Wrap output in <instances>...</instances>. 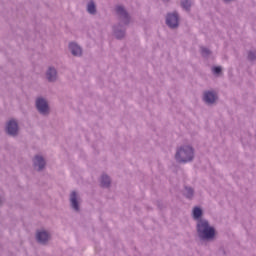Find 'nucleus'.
<instances>
[{
    "label": "nucleus",
    "mask_w": 256,
    "mask_h": 256,
    "mask_svg": "<svg viewBox=\"0 0 256 256\" xmlns=\"http://www.w3.org/2000/svg\"><path fill=\"white\" fill-rule=\"evenodd\" d=\"M197 231L201 239H213L215 237V228L210 227L209 222L200 220L197 224Z\"/></svg>",
    "instance_id": "obj_1"
},
{
    "label": "nucleus",
    "mask_w": 256,
    "mask_h": 256,
    "mask_svg": "<svg viewBox=\"0 0 256 256\" xmlns=\"http://www.w3.org/2000/svg\"><path fill=\"white\" fill-rule=\"evenodd\" d=\"M176 159L179 163H189V161H193V148L190 146L180 148L176 153Z\"/></svg>",
    "instance_id": "obj_2"
},
{
    "label": "nucleus",
    "mask_w": 256,
    "mask_h": 256,
    "mask_svg": "<svg viewBox=\"0 0 256 256\" xmlns=\"http://www.w3.org/2000/svg\"><path fill=\"white\" fill-rule=\"evenodd\" d=\"M36 107L39 113H42V115H47V113H49V105L47 104V101L43 98H38L36 100Z\"/></svg>",
    "instance_id": "obj_3"
},
{
    "label": "nucleus",
    "mask_w": 256,
    "mask_h": 256,
    "mask_svg": "<svg viewBox=\"0 0 256 256\" xmlns=\"http://www.w3.org/2000/svg\"><path fill=\"white\" fill-rule=\"evenodd\" d=\"M166 24L171 29H175V27L179 26V15L177 13L168 14L166 18Z\"/></svg>",
    "instance_id": "obj_4"
},
{
    "label": "nucleus",
    "mask_w": 256,
    "mask_h": 256,
    "mask_svg": "<svg viewBox=\"0 0 256 256\" xmlns=\"http://www.w3.org/2000/svg\"><path fill=\"white\" fill-rule=\"evenodd\" d=\"M6 131H7L8 135H12V136L17 135V133L19 131V126H18L17 122L15 120H10L7 123Z\"/></svg>",
    "instance_id": "obj_5"
},
{
    "label": "nucleus",
    "mask_w": 256,
    "mask_h": 256,
    "mask_svg": "<svg viewBox=\"0 0 256 256\" xmlns=\"http://www.w3.org/2000/svg\"><path fill=\"white\" fill-rule=\"evenodd\" d=\"M204 101L205 103H208V105L215 103V101H217V94L211 91L205 92Z\"/></svg>",
    "instance_id": "obj_6"
},
{
    "label": "nucleus",
    "mask_w": 256,
    "mask_h": 256,
    "mask_svg": "<svg viewBox=\"0 0 256 256\" xmlns=\"http://www.w3.org/2000/svg\"><path fill=\"white\" fill-rule=\"evenodd\" d=\"M36 239L38 243H42L43 245H45V243L49 241L50 236H49V233L45 231H40V232H37Z\"/></svg>",
    "instance_id": "obj_7"
},
{
    "label": "nucleus",
    "mask_w": 256,
    "mask_h": 256,
    "mask_svg": "<svg viewBox=\"0 0 256 256\" xmlns=\"http://www.w3.org/2000/svg\"><path fill=\"white\" fill-rule=\"evenodd\" d=\"M69 49H70L72 55H74L76 57H79V55H81L83 53V51L81 50V47H79V45H77L76 43H70Z\"/></svg>",
    "instance_id": "obj_8"
},
{
    "label": "nucleus",
    "mask_w": 256,
    "mask_h": 256,
    "mask_svg": "<svg viewBox=\"0 0 256 256\" xmlns=\"http://www.w3.org/2000/svg\"><path fill=\"white\" fill-rule=\"evenodd\" d=\"M34 166L39 167L38 171H41V169H43V167H45V160L43 159V157L36 156L34 158Z\"/></svg>",
    "instance_id": "obj_9"
},
{
    "label": "nucleus",
    "mask_w": 256,
    "mask_h": 256,
    "mask_svg": "<svg viewBox=\"0 0 256 256\" xmlns=\"http://www.w3.org/2000/svg\"><path fill=\"white\" fill-rule=\"evenodd\" d=\"M71 206L75 211H79V203L77 202V193L72 192L70 195Z\"/></svg>",
    "instance_id": "obj_10"
},
{
    "label": "nucleus",
    "mask_w": 256,
    "mask_h": 256,
    "mask_svg": "<svg viewBox=\"0 0 256 256\" xmlns=\"http://www.w3.org/2000/svg\"><path fill=\"white\" fill-rule=\"evenodd\" d=\"M46 75L48 81H55V79H57V70H55L54 68H49Z\"/></svg>",
    "instance_id": "obj_11"
},
{
    "label": "nucleus",
    "mask_w": 256,
    "mask_h": 256,
    "mask_svg": "<svg viewBox=\"0 0 256 256\" xmlns=\"http://www.w3.org/2000/svg\"><path fill=\"white\" fill-rule=\"evenodd\" d=\"M116 12L118 15H120V17H122V19H129V14H127V11H125V8L122 6L116 7Z\"/></svg>",
    "instance_id": "obj_12"
},
{
    "label": "nucleus",
    "mask_w": 256,
    "mask_h": 256,
    "mask_svg": "<svg viewBox=\"0 0 256 256\" xmlns=\"http://www.w3.org/2000/svg\"><path fill=\"white\" fill-rule=\"evenodd\" d=\"M101 185L103 187H109V185H111V179H109V176L103 175L101 177Z\"/></svg>",
    "instance_id": "obj_13"
},
{
    "label": "nucleus",
    "mask_w": 256,
    "mask_h": 256,
    "mask_svg": "<svg viewBox=\"0 0 256 256\" xmlns=\"http://www.w3.org/2000/svg\"><path fill=\"white\" fill-rule=\"evenodd\" d=\"M203 215V211L199 207H195L193 209V217L194 219H199Z\"/></svg>",
    "instance_id": "obj_14"
},
{
    "label": "nucleus",
    "mask_w": 256,
    "mask_h": 256,
    "mask_svg": "<svg viewBox=\"0 0 256 256\" xmlns=\"http://www.w3.org/2000/svg\"><path fill=\"white\" fill-rule=\"evenodd\" d=\"M87 11H88V13H90L91 15H94V13L97 11V9L95 8V3H94L93 1H91V2L88 4Z\"/></svg>",
    "instance_id": "obj_15"
},
{
    "label": "nucleus",
    "mask_w": 256,
    "mask_h": 256,
    "mask_svg": "<svg viewBox=\"0 0 256 256\" xmlns=\"http://www.w3.org/2000/svg\"><path fill=\"white\" fill-rule=\"evenodd\" d=\"M182 7L183 9L189 10V7H191V1L190 0H184L182 1Z\"/></svg>",
    "instance_id": "obj_16"
},
{
    "label": "nucleus",
    "mask_w": 256,
    "mask_h": 256,
    "mask_svg": "<svg viewBox=\"0 0 256 256\" xmlns=\"http://www.w3.org/2000/svg\"><path fill=\"white\" fill-rule=\"evenodd\" d=\"M186 197H188V199H191L193 197V189L191 188H186V193H185Z\"/></svg>",
    "instance_id": "obj_17"
},
{
    "label": "nucleus",
    "mask_w": 256,
    "mask_h": 256,
    "mask_svg": "<svg viewBox=\"0 0 256 256\" xmlns=\"http://www.w3.org/2000/svg\"><path fill=\"white\" fill-rule=\"evenodd\" d=\"M214 75H219L221 73V67L217 66L212 69Z\"/></svg>",
    "instance_id": "obj_18"
},
{
    "label": "nucleus",
    "mask_w": 256,
    "mask_h": 256,
    "mask_svg": "<svg viewBox=\"0 0 256 256\" xmlns=\"http://www.w3.org/2000/svg\"><path fill=\"white\" fill-rule=\"evenodd\" d=\"M201 53H202V55L205 56V55H209L210 51L207 48H202Z\"/></svg>",
    "instance_id": "obj_19"
},
{
    "label": "nucleus",
    "mask_w": 256,
    "mask_h": 256,
    "mask_svg": "<svg viewBox=\"0 0 256 256\" xmlns=\"http://www.w3.org/2000/svg\"><path fill=\"white\" fill-rule=\"evenodd\" d=\"M248 59L253 61V59H255V54L253 52H250L249 55H248Z\"/></svg>",
    "instance_id": "obj_20"
},
{
    "label": "nucleus",
    "mask_w": 256,
    "mask_h": 256,
    "mask_svg": "<svg viewBox=\"0 0 256 256\" xmlns=\"http://www.w3.org/2000/svg\"><path fill=\"white\" fill-rule=\"evenodd\" d=\"M120 35H121V36H119V34H116V37H117L118 39H121V37H123V35H125V33H124V32H120Z\"/></svg>",
    "instance_id": "obj_21"
},
{
    "label": "nucleus",
    "mask_w": 256,
    "mask_h": 256,
    "mask_svg": "<svg viewBox=\"0 0 256 256\" xmlns=\"http://www.w3.org/2000/svg\"><path fill=\"white\" fill-rule=\"evenodd\" d=\"M224 1H231V0H224Z\"/></svg>",
    "instance_id": "obj_22"
}]
</instances>
